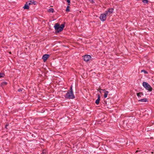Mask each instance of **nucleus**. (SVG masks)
I'll return each instance as SVG.
<instances>
[{
	"label": "nucleus",
	"mask_w": 154,
	"mask_h": 154,
	"mask_svg": "<svg viewBox=\"0 0 154 154\" xmlns=\"http://www.w3.org/2000/svg\"><path fill=\"white\" fill-rule=\"evenodd\" d=\"M65 97L66 98L69 99H73L75 98V96L73 93L72 86L70 87V91L67 92Z\"/></svg>",
	"instance_id": "1"
},
{
	"label": "nucleus",
	"mask_w": 154,
	"mask_h": 154,
	"mask_svg": "<svg viewBox=\"0 0 154 154\" xmlns=\"http://www.w3.org/2000/svg\"><path fill=\"white\" fill-rule=\"evenodd\" d=\"M142 85L146 90L150 91H152V88L148 83L144 82L142 83Z\"/></svg>",
	"instance_id": "2"
},
{
	"label": "nucleus",
	"mask_w": 154,
	"mask_h": 154,
	"mask_svg": "<svg viewBox=\"0 0 154 154\" xmlns=\"http://www.w3.org/2000/svg\"><path fill=\"white\" fill-rule=\"evenodd\" d=\"M105 13L101 14L100 18L102 21H104L106 20V16H107V15Z\"/></svg>",
	"instance_id": "3"
},
{
	"label": "nucleus",
	"mask_w": 154,
	"mask_h": 154,
	"mask_svg": "<svg viewBox=\"0 0 154 154\" xmlns=\"http://www.w3.org/2000/svg\"><path fill=\"white\" fill-rule=\"evenodd\" d=\"M113 10V8H109L108 10L106 11L105 12L106 14V15H107V16H109L112 13Z\"/></svg>",
	"instance_id": "4"
},
{
	"label": "nucleus",
	"mask_w": 154,
	"mask_h": 154,
	"mask_svg": "<svg viewBox=\"0 0 154 154\" xmlns=\"http://www.w3.org/2000/svg\"><path fill=\"white\" fill-rule=\"evenodd\" d=\"M54 27L55 30H56V31L57 32H61V31H60V24L58 23H56L55 26H54Z\"/></svg>",
	"instance_id": "5"
},
{
	"label": "nucleus",
	"mask_w": 154,
	"mask_h": 154,
	"mask_svg": "<svg viewBox=\"0 0 154 154\" xmlns=\"http://www.w3.org/2000/svg\"><path fill=\"white\" fill-rule=\"evenodd\" d=\"M91 58V56L88 55H85L84 57V60L86 61H88Z\"/></svg>",
	"instance_id": "6"
},
{
	"label": "nucleus",
	"mask_w": 154,
	"mask_h": 154,
	"mask_svg": "<svg viewBox=\"0 0 154 154\" xmlns=\"http://www.w3.org/2000/svg\"><path fill=\"white\" fill-rule=\"evenodd\" d=\"M49 55L48 54H45L42 57V59L44 60V61L45 62L47 59L49 57Z\"/></svg>",
	"instance_id": "7"
},
{
	"label": "nucleus",
	"mask_w": 154,
	"mask_h": 154,
	"mask_svg": "<svg viewBox=\"0 0 154 154\" xmlns=\"http://www.w3.org/2000/svg\"><path fill=\"white\" fill-rule=\"evenodd\" d=\"M30 3H28L27 2H26L24 5V6L23 7L24 9H29V6L30 5Z\"/></svg>",
	"instance_id": "8"
},
{
	"label": "nucleus",
	"mask_w": 154,
	"mask_h": 154,
	"mask_svg": "<svg viewBox=\"0 0 154 154\" xmlns=\"http://www.w3.org/2000/svg\"><path fill=\"white\" fill-rule=\"evenodd\" d=\"M28 3H30V5H36V4L37 2L36 1H35L34 0L29 1L27 2Z\"/></svg>",
	"instance_id": "9"
},
{
	"label": "nucleus",
	"mask_w": 154,
	"mask_h": 154,
	"mask_svg": "<svg viewBox=\"0 0 154 154\" xmlns=\"http://www.w3.org/2000/svg\"><path fill=\"white\" fill-rule=\"evenodd\" d=\"M100 94H98L97 96V99L95 101V103L97 104H99L100 99Z\"/></svg>",
	"instance_id": "10"
},
{
	"label": "nucleus",
	"mask_w": 154,
	"mask_h": 154,
	"mask_svg": "<svg viewBox=\"0 0 154 154\" xmlns=\"http://www.w3.org/2000/svg\"><path fill=\"white\" fill-rule=\"evenodd\" d=\"M101 90L104 91V98H106L107 97V95H108V94L109 93V92L108 91H105V90H103L102 89H101Z\"/></svg>",
	"instance_id": "11"
},
{
	"label": "nucleus",
	"mask_w": 154,
	"mask_h": 154,
	"mask_svg": "<svg viewBox=\"0 0 154 154\" xmlns=\"http://www.w3.org/2000/svg\"><path fill=\"white\" fill-rule=\"evenodd\" d=\"M138 101L139 102H146L148 100L147 99L145 98L139 100Z\"/></svg>",
	"instance_id": "12"
},
{
	"label": "nucleus",
	"mask_w": 154,
	"mask_h": 154,
	"mask_svg": "<svg viewBox=\"0 0 154 154\" xmlns=\"http://www.w3.org/2000/svg\"><path fill=\"white\" fill-rule=\"evenodd\" d=\"M60 31H62L63 30V28L64 27V24H61V25L60 26Z\"/></svg>",
	"instance_id": "13"
},
{
	"label": "nucleus",
	"mask_w": 154,
	"mask_h": 154,
	"mask_svg": "<svg viewBox=\"0 0 154 154\" xmlns=\"http://www.w3.org/2000/svg\"><path fill=\"white\" fill-rule=\"evenodd\" d=\"M48 11L49 12H52V13H53V12L54 11V9L53 8H50L48 10Z\"/></svg>",
	"instance_id": "14"
},
{
	"label": "nucleus",
	"mask_w": 154,
	"mask_h": 154,
	"mask_svg": "<svg viewBox=\"0 0 154 154\" xmlns=\"http://www.w3.org/2000/svg\"><path fill=\"white\" fill-rule=\"evenodd\" d=\"M137 95L138 97H141V96L143 95V94L142 92L137 93Z\"/></svg>",
	"instance_id": "15"
},
{
	"label": "nucleus",
	"mask_w": 154,
	"mask_h": 154,
	"mask_svg": "<svg viewBox=\"0 0 154 154\" xmlns=\"http://www.w3.org/2000/svg\"><path fill=\"white\" fill-rule=\"evenodd\" d=\"M69 6H67L66 11V12H69Z\"/></svg>",
	"instance_id": "16"
},
{
	"label": "nucleus",
	"mask_w": 154,
	"mask_h": 154,
	"mask_svg": "<svg viewBox=\"0 0 154 154\" xmlns=\"http://www.w3.org/2000/svg\"><path fill=\"white\" fill-rule=\"evenodd\" d=\"M5 74L3 73H0V78L4 76Z\"/></svg>",
	"instance_id": "17"
},
{
	"label": "nucleus",
	"mask_w": 154,
	"mask_h": 154,
	"mask_svg": "<svg viewBox=\"0 0 154 154\" xmlns=\"http://www.w3.org/2000/svg\"><path fill=\"white\" fill-rule=\"evenodd\" d=\"M142 72H143L145 74H148V72L144 70H141Z\"/></svg>",
	"instance_id": "18"
},
{
	"label": "nucleus",
	"mask_w": 154,
	"mask_h": 154,
	"mask_svg": "<svg viewBox=\"0 0 154 154\" xmlns=\"http://www.w3.org/2000/svg\"><path fill=\"white\" fill-rule=\"evenodd\" d=\"M7 83L6 82H3L2 83V85H6Z\"/></svg>",
	"instance_id": "19"
},
{
	"label": "nucleus",
	"mask_w": 154,
	"mask_h": 154,
	"mask_svg": "<svg viewBox=\"0 0 154 154\" xmlns=\"http://www.w3.org/2000/svg\"><path fill=\"white\" fill-rule=\"evenodd\" d=\"M148 0H143V2L144 3H147L148 2Z\"/></svg>",
	"instance_id": "20"
},
{
	"label": "nucleus",
	"mask_w": 154,
	"mask_h": 154,
	"mask_svg": "<svg viewBox=\"0 0 154 154\" xmlns=\"http://www.w3.org/2000/svg\"><path fill=\"white\" fill-rule=\"evenodd\" d=\"M66 2L68 3V5H70V0H67Z\"/></svg>",
	"instance_id": "21"
},
{
	"label": "nucleus",
	"mask_w": 154,
	"mask_h": 154,
	"mask_svg": "<svg viewBox=\"0 0 154 154\" xmlns=\"http://www.w3.org/2000/svg\"><path fill=\"white\" fill-rule=\"evenodd\" d=\"M89 1L92 3H93L94 2L93 1V0H89Z\"/></svg>",
	"instance_id": "22"
},
{
	"label": "nucleus",
	"mask_w": 154,
	"mask_h": 154,
	"mask_svg": "<svg viewBox=\"0 0 154 154\" xmlns=\"http://www.w3.org/2000/svg\"><path fill=\"white\" fill-rule=\"evenodd\" d=\"M18 91H22V90L21 89H19Z\"/></svg>",
	"instance_id": "23"
},
{
	"label": "nucleus",
	"mask_w": 154,
	"mask_h": 154,
	"mask_svg": "<svg viewBox=\"0 0 154 154\" xmlns=\"http://www.w3.org/2000/svg\"><path fill=\"white\" fill-rule=\"evenodd\" d=\"M45 153V152L44 151V150H43L42 152L41 153V154H44Z\"/></svg>",
	"instance_id": "24"
},
{
	"label": "nucleus",
	"mask_w": 154,
	"mask_h": 154,
	"mask_svg": "<svg viewBox=\"0 0 154 154\" xmlns=\"http://www.w3.org/2000/svg\"><path fill=\"white\" fill-rule=\"evenodd\" d=\"M8 126V125H6L5 126V128H6V127L7 126Z\"/></svg>",
	"instance_id": "25"
}]
</instances>
